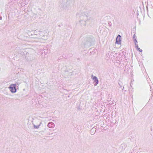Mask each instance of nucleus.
<instances>
[{
    "instance_id": "obj_1",
    "label": "nucleus",
    "mask_w": 153,
    "mask_h": 153,
    "mask_svg": "<svg viewBox=\"0 0 153 153\" xmlns=\"http://www.w3.org/2000/svg\"><path fill=\"white\" fill-rule=\"evenodd\" d=\"M32 122L34 128H38L41 123V120L37 118L33 119L32 121Z\"/></svg>"
},
{
    "instance_id": "obj_9",
    "label": "nucleus",
    "mask_w": 153,
    "mask_h": 153,
    "mask_svg": "<svg viewBox=\"0 0 153 153\" xmlns=\"http://www.w3.org/2000/svg\"><path fill=\"white\" fill-rule=\"evenodd\" d=\"M68 73H68V72H65V74H68Z\"/></svg>"
},
{
    "instance_id": "obj_8",
    "label": "nucleus",
    "mask_w": 153,
    "mask_h": 153,
    "mask_svg": "<svg viewBox=\"0 0 153 153\" xmlns=\"http://www.w3.org/2000/svg\"><path fill=\"white\" fill-rule=\"evenodd\" d=\"M83 22V21L82 20H80V21H79V22L80 23H82V22Z\"/></svg>"
},
{
    "instance_id": "obj_2",
    "label": "nucleus",
    "mask_w": 153,
    "mask_h": 153,
    "mask_svg": "<svg viewBox=\"0 0 153 153\" xmlns=\"http://www.w3.org/2000/svg\"><path fill=\"white\" fill-rule=\"evenodd\" d=\"M8 88L10 89V91L12 93H15L16 91V85L14 84H11L8 87Z\"/></svg>"
},
{
    "instance_id": "obj_11",
    "label": "nucleus",
    "mask_w": 153,
    "mask_h": 153,
    "mask_svg": "<svg viewBox=\"0 0 153 153\" xmlns=\"http://www.w3.org/2000/svg\"><path fill=\"white\" fill-rule=\"evenodd\" d=\"M135 41H136V42H137V40H135Z\"/></svg>"
},
{
    "instance_id": "obj_10",
    "label": "nucleus",
    "mask_w": 153,
    "mask_h": 153,
    "mask_svg": "<svg viewBox=\"0 0 153 153\" xmlns=\"http://www.w3.org/2000/svg\"><path fill=\"white\" fill-rule=\"evenodd\" d=\"M86 25V24L85 23L84 24V26H85Z\"/></svg>"
},
{
    "instance_id": "obj_5",
    "label": "nucleus",
    "mask_w": 153,
    "mask_h": 153,
    "mask_svg": "<svg viewBox=\"0 0 153 153\" xmlns=\"http://www.w3.org/2000/svg\"><path fill=\"white\" fill-rule=\"evenodd\" d=\"M52 122H50L48 125V126L49 128H51L52 127Z\"/></svg>"
},
{
    "instance_id": "obj_4",
    "label": "nucleus",
    "mask_w": 153,
    "mask_h": 153,
    "mask_svg": "<svg viewBox=\"0 0 153 153\" xmlns=\"http://www.w3.org/2000/svg\"><path fill=\"white\" fill-rule=\"evenodd\" d=\"M93 79L94 80V82H95V85H96L98 83V80L97 78L95 76H93Z\"/></svg>"
},
{
    "instance_id": "obj_12",
    "label": "nucleus",
    "mask_w": 153,
    "mask_h": 153,
    "mask_svg": "<svg viewBox=\"0 0 153 153\" xmlns=\"http://www.w3.org/2000/svg\"><path fill=\"white\" fill-rule=\"evenodd\" d=\"M86 17L87 18V17H88L87 16H86Z\"/></svg>"
},
{
    "instance_id": "obj_3",
    "label": "nucleus",
    "mask_w": 153,
    "mask_h": 153,
    "mask_svg": "<svg viewBox=\"0 0 153 153\" xmlns=\"http://www.w3.org/2000/svg\"><path fill=\"white\" fill-rule=\"evenodd\" d=\"M121 36L120 35H118L116 39V43L118 44H121Z\"/></svg>"
},
{
    "instance_id": "obj_7",
    "label": "nucleus",
    "mask_w": 153,
    "mask_h": 153,
    "mask_svg": "<svg viewBox=\"0 0 153 153\" xmlns=\"http://www.w3.org/2000/svg\"><path fill=\"white\" fill-rule=\"evenodd\" d=\"M135 46L137 48H138V45L136 44V43H135Z\"/></svg>"
},
{
    "instance_id": "obj_6",
    "label": "nucleus",
    "mask_w": 153,
    "mask_h": 153,
    "mask_svg": "<svg viewBox=\"0 0 153 153\" xmlns=\"http://www.w3.org/2000/svg\"><path fill=\"white\" fill-rule=\"evenodd\" d=\"M137 48V49L140 52H142V50L140 49V48Z\"/></svg>"
}]
</instances>
